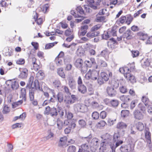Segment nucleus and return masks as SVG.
<instances>
[{
    "label": "nucleus",
    "mask_w": 152,
    "mask_h": 152,
    "mask_svg": "<svg viewBox=\"0 0 152 152\" xmlns=\"http://www.w3.org/2000/svg\"><path fill=\"white\" fill-rule=\"evenodd\" d=\"M34 77L31 76L29 79L28 82L26 86V90H29L30 100L33 105L36 106L38 105V102L36 99H34V94L37 89L43 91L42 88H40L38 80H35L33 82Z\"/></svg>",
    "instance_id": "obj_1"
},
{
    "label": "nucleus",
    "mask_w": 152,
    "mask_h": 152,
    "mask_svg": "<svg viewBox=\"0 0 152 152\" xmlns=\"http://www.w3.org/2000/svg\"><path fill=\"white\" fill-rule=\"evenodd\" d=\"M120 137V135L118 132L115 133L114 134L113 139V141L115 142H116L115 144L114 143H111L110 145L112 152H115L116 148L123 143V141L122 140H118Z\"/></svg>",
    "instance_id": "obj_2"
},
{
    "label": "nucleus",
    "mask_w": 152,
    "mask_h": 152,
    "mask_svg": "<svg viewBox=\"0 0 152 152\" xmlns=\"http://www.w3.org/2000/svg\"><path fill=\"white\" fill-rule=\"evenodd\" d=\"M44 113L46 115H50L53 117H56L58 115V110L54 107L50 108L49 106H48L45 108Z\"/></svg>",
    "instance_id": "obj_3"
},
{
    "label": "nucleus",
    "mask_w": 152,
    "mask_h": 152,
    "mask_svg": "<svg viewBox=\"0 0 152 152\" xmlns=\"http://www.w3.org/2000/svg\"><path fill=\"white\" fill-rule=\"evenodd\" d=\"M83 60L80 58H78L76 60L75 66V67L80 69L82 73H85L87 70V68L86 67H83Z\"/></svg>",
    "instance_id": "obj_4"
},
{
    "label": "nucleus",
    "mask_w": 152,
    "mask_h": 152,
    "mask_svg": "<svg viewBox=\"0 0 152 152\" xmlns=\"http://www.w3.org/2000/svg\"><path fill=\"white\" fill-rule=\"evenodd\" d=\"M74 109L76 111L84 113L88 111V109L86 105L77 104L75 105Z\"/></svg>",
    "instance_id": "obj_5"
},
{
    "label": "nucleus",
    "mask_w": 152,
    "mask_h": 152,
    "mask_svg": "<svg viewBox=\"0 0 152 152\" xmlns=\"http://www.w3.org/2000/svg\"><path fill=\"white\" fill-rule=\"evenodd\" d=\"M121 152H132L134 150V145L133 144L123 145L120 148Z\"/></svg>",
    "instance_id": "obj_6"
},
{
    "label": "nucleus",
    "mask_w": 152,
    "mask_h": 152,
    "mask_svg": "<svg viewBox=\"0 0 152 152\" xmlns=\"http://www.w3.org/2000/svg\"><path fill=\"white\" fill-rule=\"evenodd\" d=\"M85 103L88 106H91L93 109H98L99 107V103L96 101H91L90 99H88L86 100Z\"/></svg>",
    "instance_id": "obj_7"
},
{
    "label": "nucleus",
    "mask_w": 152,
    "mask_h": 152,
    "mask_svg": "<svg viewBox=\"0 0 152 152\" xmlns=\"http://www.w3.org/2000/svg\"><path fill=\"white\" fill-rule=\"evenodd\" d=\"M20 73L18 75V78L21 79H26L28 75V70L26 68H20Z\"/></svg>",
    "instance_id": "obj_8"
},
{
    "label": "nucleus",
    "mask_w": 152,
    "mask_h": 152,
    "mask_svg": "<svg viewBox=\"0 0 152 152\" xmlns=\"http://www.w3.org/2000/svg\"><path fill=\"white\" fill-rule=\"evenodd\" d=\"M143 113L140 110L138 109L135 110L133 112V115L134 118L138 120H142L144 118Z\"/></svg>",
    "instance_id": "obj_9"
},
{
    "label": "nucleus",
    "mask_w": 152,
    "mask_h": 152,
    "mask_svg": "<svg viewBox=\"0 0 152 152\" xmlns=\"http://www.w3.org/2000/svg\"><path fill=\"white\" fill-rule=\"evenodd\" d=\"M106 90L108 95L110 97H114L117 94L116 90L112 86H107Z\"/></svg>",
    "instance_id": "obj_10"
},
{
    "label": "nucleus",
    "mask_w": 152,
    "mask_h": 152,
    "mask_svg": "<svg viewBox=\"0 0 152 152\" xmlns=\"http://www.w3.org/2000/svg\"><path fill=\"white\" fill-rule=\"evenodd\" d=\"M68 80L69 88L72 90L76 89L77 84L74 79L72 77H70L68 78Z\"/></svg>",
    "instance_id": "obj_11"
},
{
    "label": "nucleus",
    "mask_w": 152,
    "mask_h": 152,
    "mask_svg": "<svg viewBox=\"0 0 152 152\" xmlns=\"http://www.w3.org/2000/svg\"><path fill=\"white\" fill-rule=\"evenodd\" d=\"M144 132L145 134V136L146 139V141L147 143L149 144H150L151 142V134L150 132L149 129L148 127H145Z\"/></svg>",
    "instance_id": "obj_12"
},
{
    "label": "nucleus",
    "mask_w": 152,
    "mask_h": 152,
    "mask_svg": "<svg viewBox=\"0 0 152 152\" xmlns=\"http://www.w3.org/2000/svg\"><path fill=\"white\" fill-rule=\"evenodd\" d=\"M69 124V122L67 120H65L63 122L61 120H58L57 121V124L59 129H61L63 126H67Z\"/></svg>",
    "instance_id": "obj_13"
},
{
    "label": "nucleus",
    "mask_w": 152,
    "mask_h": 152,
    "mask_svg": "<svg viewBox=\"0 0 152 152\" xmlns=\"http://www.w3.org/2000/svg\"><path fill=\"white\" fill-rule=\"evenodd\" d=\"M76 126L75 123L72 122L69 124L68 127L64 129V133L66 134H68L69 133L71 130L72 129H74Z\"/></svg>",
    "instance_id": "obj_14"
},
{
    "label": "nucleus",
    "mask_w": 152,
    "mask_h": 152,
    "mask_svg": "<svg viewBox=\"0 0 152 152\" xmlns=\"http://www.w3.org/2000/svg\"><path fill=\"white\" fill-rule=\"evenodd\" d=\"M132 34L131 30L128 29L124 33L122 37L124 38H126L127 40H130L132 38Z\"/></svg>",
    "instance_id": "obj_15"
},
{
    "label": "nucleus",
    "mask_w": 152,
    "mask_h": 152,
    "mask_svg": "<svg viewBox=\"0 0 152 152\" xmlns=\"http://www.w3.org/2000/svg\"><path fill=\"white\" fill-rule=\"evenodd\" d=\"M119 71L125 75L128 73H130V71L129 68L126 66H124L119 69Z\"/></svg>",
    "instance_id": "obj_16"
},
{
    "label": "nucleus",
    "mask_w": 152,
    "mask_h": 152,
    "mask_svg": "<svg viewBox=\"0 0 152 152\" xmlns=\"http://www.w3.org/2000/svg\"><path fill=\"white\" fill-rule=\"evenodd\" d=\"M97 65L96 66V68H98V66L101 67H105L107 66L106 62L103 60L98 59L97 60Z\"/></svg>",
    "instance_id": "obj_17"
},
{
    "label": "nucleus",
    "mask_w": 152,
    "mask_h": 152,
    "mask_svg": "<svg viewBox=\"0 0 152 152\" xmlns=\"http://www.w3.org/2000/svg\"><path fill=\"white\" fill-rule=\"evenodd\" d=\"M99 71L94 70L91 72V80H96L99 76Z\"/></svg>",
    "instance_id": "obj_18"
},
{
    "label": "nucleus",
    "mask_w": 152,
    "mask_h": 152,
    "mask_svg": "<svg viewBox=\"0 0 152 152\" xmlns=\"http://www.w3.org/2000/svg\"><path fill=\"white\" fill-rule=\"evenodd\" d=\"M123 81L120 82L119 89L120 92L122 94L126 93L128 91V90L126 86L122 85Z\"/></svg>",
    "instance_id": "obj_19"
},
{
    "label": "nucleus",
    "mask_w": 152,
    "mask_h": 152,
    "mask_svg": "<svg viewBox=\"0 0 152 152\" xmlns=\"http://www.w3.org/2000/svg\"><path fill=\"white\" fill-rule=\"evenodd\" d=\"M99 33V32L98 31L93 32H88L86 36L87 37L91 38L95 37L98 36Z\"/></svg>",
    "instance_id": "obj_20"
},
{
    "label": "nucleus",
    "mask_w": 152,
    "mask_h": 152,
    "mask_svg": "<svg viewBox=\"0 0 152 152\" xmlns=\"http://www.w3.org/2000/svg\"><path fill=\"white\" fill-rule=\"evenodd\" d=\"M137 35L139 37V38L140 39L143 40L147 39L148 37L147 34L144 33L142 32H139L137 33Z\"/></svg>",
    "instance_id": "obj_21"
},
{
    "label": "nucleus",
    "mask_w": 152,
    "mask_h": 152,
    "mask_svg": "<svg viewBox=\"0 0 152 152\" xmlns=\"http://www.w3.org/2000/svg\"><path fill=\"white\" fill-rule=\"evenodd\" d=\"M78 91L82 94L85 93L87 91L86 87L84 85H79L78 87Z\"/></svg>",
    "instance_id": "obj_22"
},
{
    "label": "nucleus",
    "mask_w": 152,
    "mask_h": 152,
    "mask_svg": "<svg viewBox=\"0 0 152 152\" xmlns=\"http://www.w3.org/2000/svg\"><path fill=\"white\" fill-rule=\"evenodd\" d=\"M127 127L126 124L122 122H119L118 123L116 127L118 129H126Z\"/></svg>",
    "instance_id": "obj_23"
},
{
    "label": "nucleus",
    "mask_w": 152,
    "mask_h": 152,
    "mask_svg": "<svg viewBox=\"0 0 152 152\" xmlns=\"http://www.w3.org/2000/svg\"><path fill=\"white\" fill-rule=\"evenodd\" d=\"M99 140L97 138H94L90 142L91 143L90 145L93 146H95L96 148H97L99 143Z\"/></svg>",
    "instance_id": "obj_24"
},
{
    "label": "nucleus",
    "mask_w": 152,
    "mask_h": 152,
    "mask_svg": "<svg viewBox=\"0 0 152 152\" xmlns=\"http://www.w3.org/2000/svg\"><path fill=\"white\" fill-rule=\"evenodd\" d=\"M142 101L146 106H147L151 103L150 102L148 97L146 96H142Z\"/></svg>",
    "instance_id": "obj_25"
},
{
    "label": "nucleus",
    "mask_w": 152,
    "mask_h": 152,
    "mask_svg": "<svg viewBox=\"0 0 152 152\" xmlns=\"http://www.w3.org/2000/svg\"><path fill=\"white\" fill-rule=\"evenodd\" d=\"M55 99H57L59 102L61 103L63 101L64 95L61 92H58L56 96V98Z\"/></svg>",
    "instance_id": "obj_26"
},
{
    "label": "nucleus",
    "mask_w": 152,
    "mask_h": 152,
    "mask_svg": "<svg viewBox=\"0 0 152 152\" xmlns=\"http://www.w3.org/2000/svg\"><path fill=\"white\" fill-rule=\"evenodd\" d=\"M125 78L127 80H129L131 82L133 83L135 81L134 77L130 73H128L125 75Z\"/></svg>",
    "instance_id": "obj_27"
},
{
    "label": "nucleus",
    "mask_w": 152,
    "mask_h": 152,
    "mask_svg": "<svg viewBox=\"0 0 152 152\" xmlns=\"http://www.w3.org/2000/svg\"><path fill=\"white\" fill-rule=\"evenodd\" d=\"M151 61L150 59L146 58L143 63H142V66L143 68L149 66L150 65Z\"/></svg>",
    "instance_id": "obj_28"
},
{
    "label": "nucleus",
    "mask_w": 152,
    "mask_h": 152,
    "mask_svg": "<svg viewBox=\"0 0 152 152\" xmlns=\"http://www.w3.org/2000/svg\"><path fill=\"white\" fill-rule=\"evenodd\" d=\"M120 99L123 102H127L130 99V96L129 95H121L120 97Z\"/></svg>",
    "instance_id": "obj_29"
},
{
    "label": "nucleus",
    "mask_w": 152,
    "mask_h": 152,
    "mask_svg": "<svg viewBox=\"0 0 152 152\" xmlns=\"http://www.w3.org/2000/svg\"><path fill=\"white\" fill-rule=\"evenodd\" d=\"M88 146L86 144H83L81 145L80 148L79 149L78 152H83L85 151H88Z\"/></svg>",
    "instance_id": "obj_30"
},
{
    "label": "nucleus",
    "mask_w": 152,
    "mask_h": 152,
    "mask_svg": "<svg viewBox=\"0 0 152 152\" xmlns=\"http://www.w3.org/2000/svg\"><path fill=\"white\" fill-rule=\"evenodd\" d=\"M110 53V52L108 49L105 48L101 51L100 55L105 58L106 57L108 56Z\"/></svg>",
    "instance_id": "obj_31"
},
{
    "label": "nucleus",
    "mask_w": 152,
    "mask_h": 152,
    "mask_svg": "<svg viewBox=\"0 0 152 152\" xmlns=\"http://www.w3.org/2000/svg\"><path fill=\"white\" fill-rule=\"evenodd\" d=\"M116 43V40H115L113 38H112L107 42V45L108 47L112 48V46H114L113 45L115 44Z\"/></svg>",
    "instance_id": "obj_32"
},
{
    "label": "nucleus",
    "mask_w": 152,
    "mask_h": 152,
    "mask_svg": "<svg viewBox=\"0 0 152 152\" xmlns=\"http://www.w3.org/2000/svg\"><path fill=\"white\" fill-rule=\"evenodd\" d=\"M136 127L138 130L140 131H142L143 130L144 126L142 122H139L136 124Z\"/></svg>",
    "instance_id": "obj_33"
},
{
    "label": "nucleus",
    "mask_w": 152,
    "mask_h": 152,
    "mask_svg": "<svg viewBox=\"0 0 152 152\" xmlns=\"http://www.w3.org/2000/svg\"><path fill=\"white\" fill-rule=\"evenodd\" d=\"M101 77L105 81H107L109 80V76L107 73L104 72H102L100 74Z\"/></svg>",
    "instance_id": "obj_34"
},
{
    "label": "nucleus",
    "mask_w": 152,
    "mask_h": 152,
    "mask_svg": "<svg viewBox=\"0 0 152 152\" xmlns=\"http://www.w3.org/2000/svg\"><path fill=\"white\" fill-rule=\"evenodd\" d=\"M21 96L22 99L26 101V89L24 88H22L21 90Z\"/></svg>",
    "instance_id": "obj_35"
},
{
    "label": "nucleus",
    "mask_w": 152,
    "mask_h": 152,
    "mask_svg": "<svg viewBox=\"0 0 152 152\" xmlns=\"http://www.w3.org/2000/svg\"><path fill=\"white\" fill-rule=\"evenodd\" d=\"M138 107L140 110L143 113H145L146 112V108L142 103H139Z\"/></svg>",
    "instance_id": "obj_36"
},
{
    "label": "nucleus",
    "mask_w": 152,
    "mask_h": 152,
    "mask_svg": "<svg viewBox=\"0 0 152 152\" xmlns=\"http://www.w3.org/2000/svg\"><path fill=\"white\" fill-rule=\"evenodd\" d=\"M111 36L110 34V31H108L107 32L104 31V33L102 35V39H107L110 38Z\"/></svg>",
    "instance_id": "obj_37"
},
{
    "label": "nucleus",
    "mask_w": 152,
    "mask_h": 152,
    "mask_svg": "<svg viewBox=\"0 0 152 152\" xmlns=\"http://www.w3.org/2000/svg\"><path fill=\"white\" fill-rule=\"evenodd\" d=\"M116 28L117 27L116 26H114L112 27L110 30L108 31L110 32V35L112 34L113 37L116 36L117 35Z\"/></svg>",
    "instance_id": "obj_38"
},
{
    "label": "nucleus",
    "mask_w": 152,
    "mask_h": 152,
    "mask_svg": "<svg viewBox=\"0 0 152 152\" xmlns=\"http://www.w3.org/2000/svg\"><path fill=\"white\" fill-rule=\"evenodd\" d=\"M58 74L62 78H64L65 77V74L63 72V69L62 68H60L58 69Z\"/></svg>",
    "instance_id": "obj_39"
},
{
    "label": "nucleus",
    "mask_w": 152,
    "mask_h": 152,
    "mask_svg": "<svg viewBox=\"0 0 152 152\" xmlns=\"http://www.w3.org/2000/svg\"><path fill=\"white\" fill-rule=\"evenodd\" d=\"M38 14L36 13V15H34V18L35 20V21H37V23L38 25H40L42 23V18H38Z\"/></svg>",
    "instance_id": "obj_40"
},
{
    "label": "nucleus",
    "mask_w": 152,
    "mask_h": 152,
    "mask_svg": "<svg viewBox=\"0 0 152 152\" xmlns=\"http://www.w3.org/2000/svg\"><path fill=\"white\" fill-rule=\"evenodd\" d=\"M23 102L22 100H20L17 102H13L12 104V107L13 108L18 107L19 105H21Z\"/></svg>",
    "instance_id": "obj_41"
},
{
    "label": "nucleus",
    "mask_w": 152,
    "mask_h": 152,
    "mask_svg": "<svg viewBox=\"0 0 152 152\" xmlns=\"http://www.w3.org/2000/svg\"><path fill=\"white\" fill-rule=\"evenodd\" d=\"M19 87V84L18 83L15 81H12L11 84V88L13 90L17 89Z\"/></svg>",
    "instance_id": "obj_42"
},
{
    "label": "nucleus",
    "mask_w": 152,
    "mask_h": 152,
    "mask_svg": "<svg viewBox=\"0 0 152 152\" xmlns=\"http://www.w3.org/2000/svg\"><path fill=\"white\" fill-rule=\"evenodd\" d=\"M106 124V122L103 121H100L96 124L97 127L99 129H102L104 127Z\"/></svg>",
    "instance_id": "obj_43"
},
{
    "label": "nucleus",
    "mask_w": 152,
    "mask_h": 152,
    "mask_svg": "<svg viewBox=\"0 0 152 152\" xmlns=\"http://www.w3.org/2000/svg\"><path fill=\"white\" fill-rule=\"evenodd\" d=\"M126 17V23L128 25H129L132 22L133 18L132 17L130 14L127 15Z\"/></svg>",
    "instance_id": "obj_44"
},
{
    "label": "nucleus",
    "mask_w": 152,
    "mask_h": 152,
    "mask_svg": "<svg viewBox=\"0 0 152 152\" xmlns=\"http://www.w3.org/2000/svg\"><path fill=\"white\" fill-rule=\"evenodd\" d=\"M57 42H55L53 43H49L47 44L45 46V49H48L51 48L53 47L57 43Z\"/></svg>",
    "instance_id": "obj_45"
},
{
    "label": "nucleus",
    "mask_w": 152,
    "mask_h": 152,
    "mask_svg": "<svg viewBox=\"0 0 152 152\" xmlns=\"http://www.w3.org/2000/svg\"><path fill=\"white\" fill-rule=\"evenodd\" d=\"M67 137L66 136L61 137L60 140V141L61 143H59L58 145L60 146L63 145L64 143L67 141Z\"/></svg>",
    "instance_id": "obj_46"
},
{
    "label": "nucleus",
    "mask_w": 152,
    "mask_h": 152,
    "mask_svg": "<svg viewBox=\"0 0 152 152\" xmlns=\"http://www.w3.org/2000/svg\"><path fill=\"white\" fill-rule=\"evenodd\" d=\"M78 122L79 125L82 128L85 127L86 124V123L85 120L83 119L79 120Z\"/></svg>",
    "instance_id": "obj_47"
},
{
    "label": "nucleus",
    "mask_w": 152,
    "mask_h": 152,
    "mask_svg": "<svg viewBox=\"0 0 152 152\" xmlns=\"http://www.w3.org/2000/svg\"><path fill=\"white\" fill-rule=\"evenodd\" d=\"M64 60L65 64L69 63L71 61V57L69 55H66L64 57Z\"/></svg>",
    "instance_id": "obj_48"
},
{
    "label": "nucleus",
    "mask_w": 152,
    "mask_h": 152,
    "mask_svg": "<svg viewBox=\"0 0 152 152\" xmlns=\"http://www.w3.org/2000/svg\"><path fill=\"white\" fill-rule=\"evenodd\" d=\"M126 140L128 143V145H130L131 144H133L134 145H134L133 142V139L131 136H128L127 137Z\"/></svg>",
    "instance_id": "obj_49"
},
{
    "label": "nucleus",
    "mask_w": 152,
    "mask_h": 152,
    "mask_svg": "<svg viewBox=\"0 0 152 152\" xmlns=\"http://www.w3.org/2000/svg\"><path fill=\"white\" fill-rule=\"evenodd\" d=\"M55 62L57 66H60L62 64V61L61 58L56 57L55 60Z\"/></svg>",
    "instance_id": "obj_50"
},
{
    "label": "nucleus",
    "mask_w": 152,
    "mask_h": 152,
    "mask_svg": "<svg viewBox=\"0 0 152 152\" xmlns=\"http://www.w3.org/2000/svg\"><path fill=\"white\" fill-rule=\"evenodd\" d=\"M129 114V111L127 110H122L121 112V116L124 118L128 116Z\"/></svg>",
    "instance_id": "obj_51"
},
{
    "label": "nucleus",
    "mask_w": 152,
    "mask_h": 152,
    "mask_svg": "<svg viewBox=\"0 0 152 152\" xmlns=\"http://www.w3.org/2000/svg\"><path fill=\"white\" fill-rule=\"evenodd\" d=\"M67 152H76V148L73 145L69 146L67 149Z\"/></svg>",
    "instance_id": "obj_52"
},
{
    "label": "nucleus",
    "mask_w": 152,
    "mask_h": 152,
    "mask_svg": "<svg viewBox=\"0 0 152 152\" xmlns=\"http://www.w3.org/2000/svg\"><path fill=\"white\" fill-rule=\"evenodd\" d=\"M61 84L60 81L58 80H54L53 82V86L55 88H58Z\"/></svg>",
    "instance_id": "obj_53"
},
{
    "label": "nucleus",
    "mask_w": 152,
    "mask_h": 152,
    "mask_svg": "<svg viewBox=\"0 0 152 152\" xmlns=\"http://www.w3.org/2000/svg\"><path fill=\"white\" fill-rule=\"evenodd\" d=\"M110 104L113 107H117L118 104V101L116 99H113L111 100Z\"/></svg>",
    "instance_id": "obj_54"
},
{
    "label": "nucleus",
    "mask_w": 152,
    "mask_h": 152,
    "mask_svg": "<svg viewBox=\"0 0 152 152\" xmlns=\"http://www.w3.org/2000/svg\"><path fill=\"white\" fill-rule=\"evenodd\" d=\"M104 137V140L107 142L111 140L112 138V136L108 133L105 134Z\"/></svg>",
    "instance_id": "obj_55"
},
{
    "label": "nucleus",
    "mask_w": 152,
    "mask_h": 152,
    "mask_svg": "<svg viewBox=\"0 0 152 152\" xmlns=\"http://www.w3.org/2000/svg\"><path fill=\"white\" fill-rule=\"evenodd\" d=\"M49 8L48 4H46L41 7V9L43 12L45 13Z\"/></svg>",
    "instance_id": "obj_56"
},
{
    "label": "nucleus",
    "mask_w": 152,
    "mask_h": 152,
    "mask_svg": "<svg viewBox=\"0 0 152 152\" xmlns=\"http://www.w3.org/2000/svg\"><path fill=\"white\" fill-rule=\"evenodd\" d=\"M16 63L19 65H22L25 63V61L24 59L20 58L16 61Z\"/></svg>",
    "instance_id": "obj_57"
},
{
    "label": "nucleus",
    "mask_w": 152,
    "mask_h": 152,
    "mask_svg": "<svg viewBox=\"0 0 152 152\" xmlns=\"http://www.w3.org/2000/svg\"><path fill=\"white\" fill-rule=\"evenodd\" d=\"M92 116L93 119L96 120L99 118V114L97 112H94L92 113Z\"/></svg>",
    "instance_id": "obj_58"
},
{
    "label": "nucleus",
    "mask_w": 152,
    "mask_h": 152,
    "mask_svg": "<svg viewBox=\"0 0 152 152\" xmlns=\"http://www.w3.org/2000/svg\"><path fill=\"white\" fill-rule=\"evenodd\" d=\"M64 101L66 104H71L74 103L72 99L70 98V97L66 98Z\"/></svg>",
    "instance_id": "obj_59"
},
{
    "label": "nucleus",
    "mask_w": 152,
    "mask_h": 152,
    "mask_svg": "<svg viewBox=\"0 0 152 152\" xmlns=\"http://www.w3.org/2000/svg\"><path fill=\"white\" fill-rule=\"evenodd\" d=\"M105 19V17L104 16H98L97 17L95 21L97 22H101L104 20Z\"/></svg>",
    "instance_id": "obj_60"
},
{
    "label": "nucleus",
    "mask_w": 152,
    "mask_h": 152,
    "mask_svg": "<svg viewBox=\"0 0 152 152\" xmlns=\"http://www.w3.org/2000/svg\"><path fill=\"white\" fill-rule=\"evenodd\" d=\"M131 52L133 58L139 56V52L137 50H132Z\"/></svg>",
    "instance_id": "obj_61"
},
{
    "label": "nucleus",
    "mask_w": 152,
    "mask_h": 152,
    "mask_svg": "<svg viewBox=\"0 0 152 152\" xmlns=\"http://www.w3.org/2000/svg\"><path fill=\"white\" fill-rule=\"evenodd\" d=\"M10 111L9 107L7 105H5L3 110V113L4 114H7Z\"/></svg>",
    "instance_id": "obj_62"
},
{
    "label": "nucleus",
    "mask_w": 152,
    "mask_h": 152,
    "mask_svg": "<svg viewBox=\"0 0 152 152\" xmlns=\"http://www.w3.org/2000/svg\"><path fill=\"white\" fill-rule=\"evenodd\" d=\"M62 88L64 90V92L67 94H71V93L69 91V89L68 87H67L65 86H62Z\"/></svg>",
    "instance_id": "obj_63"
},
{
    "label": "nucleus",
    "mask_w": 152,
    "mask_h": 152,
    "mask_svg": "<svg viewBox=\"0 0 152 152\" xmlns=\"http://www.w3.org/2000/svg\"><path fill=\"white\" fill-rule=\"evenodd\" d=\"M85 77L87 80L91 79V72L90 70L85 75Z\"/></svg>",
    "instance_id": "obj_64"
}]
</instances>
